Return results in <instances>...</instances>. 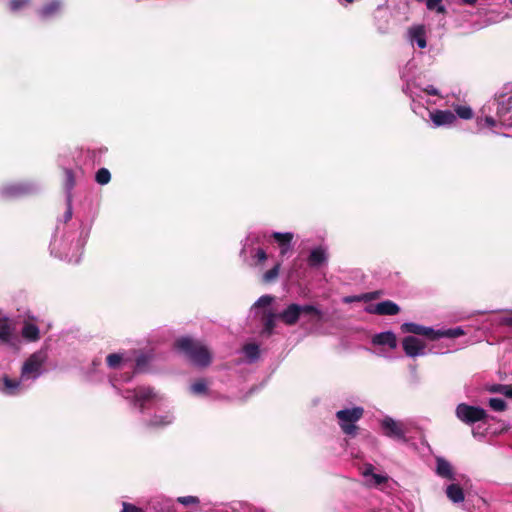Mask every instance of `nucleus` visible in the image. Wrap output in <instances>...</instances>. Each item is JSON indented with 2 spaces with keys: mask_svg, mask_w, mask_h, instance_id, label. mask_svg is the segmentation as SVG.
<instances>
[{
  "mask_svg": "<svg viewBox=\"0 0 512 512\" xmlns=\"http://www.w3.org/2000/svg\"><path fill=\"white\" fill-rule=\"evenodd\" d=\"M401 330L404 333H411L415 335H422L430 340H435V329L431 327H425L420 324L406 322L401 325Z\"/></svg>",
  "mask_w": 512,
  "mask_h": 512,
  "instance_id": "f8f14e48",
  "label": "nucleus"
},
{
  "mask_svg": "<svg viewBox=\"0 0 512 512\" xmlns=\"http://www.w3.org/2000/svg\"><path fill=\"white\" fill-rule=\"evenodd\" d=\"M363 413L364 409L362 407L339 410L336 417L342 431L347 435H355L357 429L355 424L361 419Z\"/></svg>",
  "mask_w": 512,
  "mask_h": 512,
  "instance_id": "39448f33",
  "label": "nucleus"
},
{
  "mask_svg": "<svg viewBox=\"0 0 512 512\" xmlns=\"http://www.w3.org/2000/svg\"><path fill=\"white\" fill-rule=\"evenodd\" d=\"M465 332L461 327L450 329H439L435 331V340L439 338H457L464 335Z\"/></svg>",
  "mask_w": 512,
  "mask_h": 512,
  "instance_id": "b1692460",
  "label": "nucleus"
},
{
  "mask_svg": "<svg viewBox=\"0 0 512 512\" xmlns=\"http://www.w3.org/2000/svg\"><path fill=\"white\" fill-rule=\"evenodd\" d=\"M61 9V2L59 0H52L39 10V15L43 19H47L56 15Z\"/></svg>",
  "mask_w": 512,
  "mask_h": 512,
  "instance_id": "412c9836",
  "label": "nucleus"
},
{
  "mask_svg": "<svg viewBox=\"0 0 512 512\" xmlns=\"http://www.w3.org/2000/svg\"><path fill=\"white\" fill-rule=\"evenodd\" d=\"M446 495L453 503H461L464 501V492L457 484L447 486Z\"/></svg>",
  "mask_w": 512,
  "mask_h": 512,
  "instance_id": "4be33fe9",
  "label": "nucleus"
},
{
  "mask_svg": "<svg viewBox=\"0 0 512 512\" xmlns=\"http://www.w3.org/2000/svg\"><path fill=\"white\" fill-rule=\"evenodd\" d=\"M362 299H363L362 296H347V297H344L343 301L345 303H352L354 301H360Z\"/></svg>",
  "mask_w": 512,
  "mask_h": 512,
  "instance_id": "8fccbe9b",
  "label": "nucleus"
},
{
  "mask_svg": "<svg viewBox=\"0 0 512 512\" xmlns=\"http://www.w3.org/2000/svg\"><path fill=\"white\" fill-rule=\"evenodd\" d=\"M496 115L497 120L491 116H486L484 121L487 126L494 127L497 123L502 126H512V93H502L497 99Z\"/></svg>",
  "mask_w": 512,
  "mask_h": 512,
  "instance_id": "7ed1b4c3",
  "label": "nucleus"
},
{
  "mask_svg": "<svg viewBox=\"0 0 512 512\" xmlns=\"http://www.w3.org/2000/svg\"><path fill=\"white\" fill-rule=\"evenodd\" d=\"M429 116L435 127L449 126L456 121L455 114L450 110H434Z\"/></svg>",
  "mask_w": 512,
  "mask_h": 512,
  "instance_id": "9b49d317",
  "label": "nucleus"
},
{
  "mask_svg": "<svg viewBox=\"0 0 512 512\" xmlns=\"http://www.w3.org/2000/svg\"><path fill=\"white\" fill-rule=\"evenodd\" d=\"M372 343L373 345L387 346L390 349H395L397 347V338L392 331H386L375 334L372 338Z\"/></svg>",
  "mask_w": 512,
  "mask_h": 512,
  "instance_id": "4468645a",
  "label": "nucleus"
},
{
  "mask_svg": "<svg viewBox=\"0 0 512 512\" xmlns=\"http://www.w3.org/2000/svg\"><path fill=\"white\" fill-rule=\"evenodd\" d=\"M272 301H273V297H271L269 295H263L255 302L254 307L266 308L271 305Z\"/></svg>",
  "mask_w": 512,
  "mask_h": 512,
  "instance_id": "a19ab883",
  "label": "nucleus"
},
{
  "mask_svg": "<svg viewBox=\"0 0 512 512\" xmlns=\"http://www.w3.org/2000/svg\"><path fill=\"white\" fill-rule=\"evenodd\" d=\"M347 3H352L353 0H345ZM340 3H343V0H339Z\"/></svg>",
  "mask_w": 512,
  "mask_h": 512,
  "instance_id": "13d9d810",
  "label": "nucleus"
},
{
  "mask_svg": "<svg viewBox=\"0 0 512 512\" xmlns=\"http://www.w3.org/2000/svg\"><path fill=\"white\" fill-rule=\"evenodd\" d=\"M75 185V179L73 172L70 169L65 170V189L67 192V196H71V190L73 189Z\"/></svg>",
  "mask_w": 512,
  "mask_h": 512,
  "instance_id": "f704fd0d",
  "label": "nucleus"
},
{
  "mask_svg": "<svg viewBox=\"0 0 512 512\" xmlns=\"http://www.w3.org/2000/svg\"><path fill=\"white\" fill-rule=\"evenodd\" d=\"M457 418L465 424L471 425L487 417L483 408L461 403L456 407Z\"/></svg>",
  "mask_w": 512,
  "mask_h": 512,
  "instance_id": "423d86ee",
  "label": "nucleus"
},
{
  "mask_svg": "<svg viewBox=\"0 0 512 512\" xmlns=\"http://www.w3.org/2000/svg\"><path fill=\"white\" fill-rule=\"evenodd\" d=\"M455 112L460 118L465 120L471 119L473 117L472 109L466 105H458L455 107Z\"/></svg>",
  "mask_w": 512,
  "mask_h": 512,
  "instance_id": "473e14b6",
  "label": "nucleus"
},
{
  "mask_svg": "<svg viewBox=\"0 0 512 512\" xmlns=\"http://www.w3.org/2000/svg\"><path fill=\"white\" fill-rule=\"evenodd\" d=\"M173 414L167 412L165 415H155L149 422V426L152 427H164L173 422Z\"/></svg>",
  "mask_w": 512,
  "mask_h": 512,
  "instance_id": "393cba45",
  "label": "nucleus"
},
{
  "mask_svg": "<svg viewBox=\"0 0 512 512\" xmlns=\"http://www.w3.org/2000/svg\"><path fill=\"white\" fill-rule=\"evenodd\" d=\"M13 339V329L8 318L0 315V341L11 343Z\"/></svg>",
  "mask_w": 512,
  "mask_h": 512,
  "instance_id": "aec40b11",
  "label": "nucleus"
},
{
  "mask_svg": "<svg viewBox=\"0 0 512 512\" xmlns=\"http://www.w3.org/2000/svg\"><path fill=\"white\" fill-rule=\"evenodd\" d=\"M121 512H144L142 509L128 503H123Z\"/></svg>",
  "mask_w": 512,
  "mask_h": 512,
  "instance_id": "49530a36",
  "label": "nucleus"
},
{
  "mask_svg": "<svg viewBox=\"0 0 512 512\" xmlns=\"http://www.w3.org/2000/svg\"><path fill=\"white\" fill-rule=\"evenodd\" d=\"M243 352L250 361H255L259 357L260 350L256 344H247L244 346Z\"/></svg>",
  "mask_w": 512,
  "mask_h": 512,
  "instance_id": "c756f323",
  "label": "nucleus"
},
{
  "mask_svg": "<svg viewBox=\"0 0 512 512\" xmlns=\"http://www.w3.org/2000/svg\"><path fill=\"white\" fill-rule=\"evenodd\" d=\"M389 477L383 474L374 473L368 479H366V484L369 487H378L388 481Z\"/></svg>",
  "mask_w": 512,
  "mask_h": 512,
  "instance_id": "c85d7f7f",
  "label": "nucleus"
},
{
  "mask_svg": "<svg viewBox=\"0 0 512 512\" xmlns=\"http://www.w3.org/2000/svg\"><path fill=\"white\" fill-rule=\"evenodd\" d=\"M177 502L184 505V506H190V505H198L200 503V500L196 496H181L177 498Z\"/></svg>",
  "mask_w": 512,
  "mask_h": 512,
  "instance_id": "58836bf2",
  "label": "nucleus"
},
{
  "mask_svg": "<svg viewBox=\"0 0 512 512\" xmlns=\"http://www.w3.org/2000/svg\"><path fill=\"white\" fill-rule=\"evenodd\" d=\"M190 390L195 395L205 394L207 391L206 381L203 379L196 381L191 385Z\"/></svg>",
  "mask_w": 512,
  "mask_h": 512,
  "instance_id": "72a5a7b5",
  "label": "nucleus"
},
{
  "mask_svg": "<svg viewBox=\"0 0 512 512\" xmlns=\"http://www.w3.org/2000/svg\"><path fill=\"white\" fill-rule=\"evenodd\" d=\"M34 190L29 184H10L1 188L0 195L3 198H14L31 193Z\"/></svg>",
  "mask_w": 512,
  "mask_h": 512,
  "instance_id": "9d476101",
  "label": "nucleus"
},
{
  "mask_svg": "<svg viewBox=\"0 0 512 512\" xmlns=\"http://www.w3.org/2000/svg\"><path fill=\"white\" fill-rule=\"evenodd\" d=\"M404 352L409 357L425 355V343L414 336L405 337L402 341Z\"/></svg>",
  "mask_w": 512,
  "mask_h": 512,
  "instance_id": "1a4fd4ad",
  "label": "nucleus"
},
{
  "mask_svg": "<svg viewBox=\"0 0 512 512\" xmlns=\"http://www.w3.org/2000/svg\"><path fill=\"white\" fill-rule=\"evenodd\" d=\"M464 4L474 5L478 0H461Z\"/></svg>",
  "mask_w": 512,
  "mask_h": 512,
  "instance_id": "5fc2aeb1",
  "label": "nucleus"
},
{
  "mask_svg": "<svg viewBox=\"0 0 512 512\" xmlns=\"http://www.w3.org/2000/svg\"><path fill=\"white\" fill-rule=\"evenodd\" d=\"M408 39L412 45L416 44L420 49L427 46L426 30L423 25L412 26L408 30Z\"/></svg>",
  "mask_w": 512,
  "mask_h": 512,
  "instance_id": "ddd939ff",
  "label": "nucleus"
},
{
  "mask_svg": "<svg viewBox=\"0 0 512 512\" xmlns=\"http://www.w3.org/2000/svg\"><path fill=\"white\" fill-rule=\"evenodd\" d=\"M280 264H276L272 269L268 270L263 275V280L265 282H272L275 280L279 274Z\"/></svg>",
  "mask_w": 512,
  "mask_h": 512,
  "instance_id": "4c0bfd02",
  "label": "nucleus"
},
{
  "mask_svg": "<svg viewBox=\"0 0 512 512\" xmlns=\"http://www.w3.org/2000/svg\"><path fill=\"white\" fill-rule=\"evenodd\" d=\"M126 362L127 360L124 359L123 354L113 353L107 356V365L112 369L122 367L126 365Z\"/></svg>",
  "mask_w": 512,
  "mask_h": 512,
  "instance_id": "bb28decb",
  "label": "nucleus"
},
{
  "mask_svg": "<svg viewBox=\"0 0 512 512\" xmlns=\"http://www.w3.org/2000/svg\"><path fill=\"white\" fill-rule=\"evenodd\" d=\"M405 92H406V93H408V94H409V96H410V98L412 99V109L416 112V102H417V99H416V98H417L418 96L415 94V92H414V91H412V90L410 89V87H409V86H407V90H406Z\"/></svg>",
  "mask_w": 512,
  "mask_h": 512,
  "instance_id": "de8ad7c7",
  "label": "nucleus"
},
{
  "mask_svg": "<svg viewBox=\"0 0 512 512\" xmlns=\"http://www.w3.org/2000/svg\"><path fill=\"white\" fill-rule=\"evenodd\" d=\"M28 387L29 384H26L21 377L19 379H12L5 375L0 383V392L5 395L14 396L23 393Z\"/></svg>",
  "mask_w": 512,
  "mask_h": 512,
  "instance_id": "6e6552de",
  "label": "nucleus"
},
{
  "mask_svg": "<svg viewBox=\"0 0 512 512\" xmlns=\"http://www.w3.org/2000/svg\"><path fill=\"white\" fill-rule=\"evenodd\" d=\"M254 258L257 260L256 264H261L267 259V254L263 249H257L254 255Z\"/></svg>",
  "mask_w": 512,
  "mask_h": 512,
  "instance_id": "c03bdc74",
  "label": "nucleus"
},
{
  "mask_svg": "<svg viewBox=\"0 0 512 512\" xmlns=\"http://www.w3.org/2000/svg\"><path fill=\"white\" fill-rule=\"evenodd\" d=\"M423 92L428 95H439L438 90L435 87H433L432 85H428L426 88H424Z\"/></svg>",
  "mask_w": 512,
  "mask_h": 512,
  "instance_id": "09e8293b",
  "label": "nucleus"
},
{
  "mask_svg": "<svg viewBox=\"0 0 512 512\" xmlns=\"http://www.w3.org/2000/svg\"><path fill=\"white\" fill-rule=\"evenodd\" d=\"M272 236L280 246L281 255H285L291 248V241L293 239V234L290 232H286V233L274 232Z\"/></svg>",
  "mask_w": 512,
  "mask_h": 512,
  "instance_id": "a211bd4d",
  "label": "nucleus"
},
{
  "mask_svg": "<svg viewBox=\"0 0 512 512\" xmlns=\"http://www.w3.org/2000/svg\"><path fill=\"white\" fill-rule=\"evenodd\" d=\"M274 327H275V315L270 313L265 318L263 332L266 334H271Z\"/></svg>",
  "mask_w": 512,
  "mask_h": 512,
  "instance_id": "c9c22d12",
  "label": "nucleus"
},
{
  "mask_svg": "<svg viewBox=\"0 0 512 512\" xmlns=\"http://www.w3.org/2000/svg\"><path fill=\"white\" fill-rule=\"evenodd\" d=\"M175 348L182 352L190 362L199 367L211 363V353L201 342L190 337H182L175 342Z\"/></svg>",
  "mask_w": 512,
  "mask_h": 512,
  "instance_id": "f257e3e1",
  "label": "nucleus"
},
{
  "mask_svg": "<svg viewBox=\"0 0 512 512\" xmlns=\"http://www.w3.org/2000/svg\"><path fill=\"white\" fill-rule=\"evenodd\" d=\"M22 335L29 341H36L39 338V328L31 323L25 324L22 329Z\"/></svg>",
  "mask_w": 512,
  "mask_h": 512,
  "instance_id": "a878e982",
  "label": "nucleus"
},
{
  "mask_svg": "<svg viewBox=\"0 0 512 512\" xmlns=\"http://www.w3.org/2000/svg\"><path fill=\"white\" fill-rule=\"evenodd\" d=\"M30 0H11L10 2V10L13 12H17L22 8L26 7L29 4Z\"/></svg>",
  "mask_w": 512,
  "mask_h": 512,
  "instance_id": "79ce46f5",
  "label": "nucleus"
},
{
  "mask_svg": "<svg viewBox=\"0 0 512 512\" xmlns=\"http://www.w3.org/2000/svg\"><path fill=\"white\" fill-rule=\"evenodd\" d=\"M122 396L130 400L135 407L141 410L146 407H151L163 400V397L154 392L150 387H138L134 390H126L122 393Z\"/></svg>",
  "mask_w": 512,
  "mask_h": 512,
  "instance_id": "20e7f679",
  "label": "nucleus"
},
{
  "mask_svg": "<svg viewBox=\"0 0 512 512\" xmlns=\"http://www.w3.org/2000/svg\"><path fill=\"white\" fill-rule=\"evenodd\" d=\"M369 311L378 315H396L399 312V307L394 302L387 300L377 303Z\"/></svg>",
  "mask_w": 512,
  "mask_h": 512,
  "instance_id": "2eb2a0df",
  "label": "nucleus"
},
{
  "mask_svg": "<svg viewBox=\"0 0 512 512\" xmlns=\"http://www.w3.org/2000/svg\"><path fill=\"white\" fill-rule=\"evenodd\" d=\"M48 359L45 349H40L29 356L21 368V379L29 386L44 372V364Z\"/></svg>",
  "mask_w": 512,
  "mask_h": 512,
  "instance_id": "f03ea898",
  "label": "nucleus"
},
{
  "mask_svg": "<svg viewBox=\"0 0 512 512\" xmlns=\"http://www.w3.org/2000/svg\"><path fill=\"white\" fill-rule=\"evenodd\" d=\"M66 258H67V260H68L69 262H75V263H77V262L79 261V259H80V255H77L74 259H73L72 257H68V256H66Z\"/></svg>",
  "mask_w": 512,
  "mask_h": 512,
  "instance_id": "864d4df0",
  "label": "nucleus"
},
{
  "mask_svg": "<svg viewBox=\"0 0 512 512\" xmlns=\"http://www.w3.org/2000/svg\"><path fill=\"white\" fill-rule=\"evenodd\" d=\"M380 425L385 436L401 441L406 440V431L402 422L386 416L382 419Z\"/></svg>",
  "mask_w": 512,
  "mask_h": 512,
  "instance_id": "0eeeda50",
  "label": "nucleus"
},
{
  "mask_svg": "<svg viewBox=\"0 0 512 512\" xmlns=\"http://www.w3.org/2000/svg\"><path fill=\"white\" fill-rule=\"evenodd\" d=\"M491 392L500 393L506 397L512 398V385L497 384L490 388Z\"/></svg>",
  "mask_w": 512,
  "mask_h": 512,
  "instance_id": "2f4dec72",
  "label": "nucleus"
},
{
  "mask_svg": "<svg viewBox=\"0 0 512 512\" xmlns=\"http://www.w3.org/2000/svg\"><path fill=\"white\" fill-rule=\"evenodd\" d=\"M300 317V305L290 304L279 314V318L287 325H294Z\"/></svg>",
  "mask_w": 512,
  "mask_h": 512,
  "instance_id": "dca6fc26",
  "label": "nucleus"
},
{
  "mask_svg": "<svg viewBox=\"0 0 512 512\" xmlns=\"http://www.w3.org/2000/svg\"><path fill=\"white\" fill-rule=\"evenodd\" d=\"M489 405L495 411H503L506 408V403L501 398H491Z\"/></svg>",
  "mask_w": 512,
  "mask_h": 512,
  "instance_id": "ea45409f",
  "label": "nucleus"
},
{
  "mask_svg": "<svg viewBox=\"0 0 512 512\" xmlns=\"http://www.w3.org/2000/svg\"><path fill=\"white\" fill-rule=\"evenodd\" d=\"M301 314L312 315L317 321H320L323 317V312L314 305H300V315Z\"/></svg>",
  "mask_w": 512,
  "mask_h": 512,
  "instance_id": "cd10ccee",
  "label": "nucleus"
},
{
  "mask_svg": "<svg viewBox=\"0 0 512 512\" xmlns=\"http://www.w3.org/2000/svg\"><path fill=\"white\" fill-rule=\"evenodd\" d=\"M133 375L131 373H126V376L124 378V381H130L132 379Z\"/></svg>",
  "mask_w": 512,
  "mask_h": 512,
  "instance_id": "6e6d98bb",
  "label": "nucleus"
},
{
  "mask_svg": "<svg viewBox=\"0 0 512 512\" xmlns=\"http://www.w3.org/2000/svg\"><path fill=\"white\" fill-rule=\"evenodd\" d=\"M436 473L443 478L454 480V472L452 465L443 458H437Z\"/></svg>",
  "mask_w": 512,
  "mask_h": 512,
  "instance_id": "6ab92c4d",
  "label": "nucleus"
},
{
  "mask_svg": "<svg viewBox=\"0 0 512 512\" xmlns=\"http://www.w3.org/2000/svg\"><path fill=\"white\" fill-rule=\"evenodd\" d=\"M116 382H117V379H112L111 380L112 386L116 387Z\"/></svg>",
  "mask_w": 512,
  "mask_h": 512,
  "instance_id": "4d7b16f0",
  "label": "nucleus"
},
{
  "mask_svg": "<svg viewBox=\"0 0 512 512\" xmlns=\"http://www.w3.org/2000/svg\"><path fill=\"white\" fill-rule=\"evenodd\" d=\"M361 474L365 479H368L371 475L374 474V466L370 463L365 464L362 468Z\"/></svg>",
  "mask_w": 512,
  "mask_h": 512,
  "instance_id": "37998d69",
  "label": "nucleus"
},
{
  "mask_svg": "<svg viewBox=\"0 0 512 512\" xmlns=\"http://www.w3.org/2000/svg\"><path fill=\"white\" fill-rule=\"evenodd\" d=\"M500 323L507 326H512V315L502 317Z\"/></svg>",
  "mask_w": 512,
  "mask_h": 512,
  "instance_id": "3c124183",
  "label": "nucleus"
},
{
  "mask_svg": "<svg viewBox=\"0 0 512 512\" xmlns=\"http://www.w3.org/2000/svg\"><path fill=\"white\" fill-rule=\"evenodd\" d=\"M144 362H145V358H144L143 356L139 357V358L137 359V367H138L139 369H141V367H142V365L144 364Z\"/></svg>",
  "mask_w": 512,
  "mask_h": 512,
  "instance_id": "603ef678",
  "label": "nucleus"
},
{
  "mask_svg": "<svg viewBox=\"0 0 512 512\" xmlns=\"http://www.w3.org/2000/svg\"><path fill=\"white\" fill-rule=\"evenodd\" d=\"M150 505L156 512H175L173 501L162 496L153 499Z\"/></svg>",
  "mask_w": 512,
  "mask_h": 512,
  "instance_id": "f3484780",
  "label": "nucleus"
},
{
  "mask_svg": "<svg viewBox=\"0 0 512 512\" xmlns=\"http://www.w3.org/2000/svg\"><path fill=\"white\" fill-rule=\"evenodd\" d=\"M426 6L429 10H435L437 13L445 12V7L442 5V0H426Z\"/></svg>",
  "mask_w": 512,
  "mask_h": 512,
  "instance_id": "e433bc0d",
  "label": "nucleus"
},
{
  "mask_svg": "<svg viewBox=\"0 0 512 512\" xmlns=\"http://www.w3.org/2000/svg\"><path fill=\"white\" fill-rule=\"evenodd\" d=\"M510 2L512 3V0H510Z\"/></svg>",
  "mask_w": 512,
  "mask_h": 512,
  "instance_id": "bf43d9fd",
  "label": "nucleus"
},
{
  "mask_svg": "<svg viewBox=\"0 0 512 512\" xmlns=\"http://www.w3.org/2000/svg\"><path fill=\"white\" fill-rule=\"evenodd\" d=\"M111 174L108 169L106 168H100L96 172L95 180L100 185H105L110 182Z\"/></svg>",
  "mask_w": 512,
  "mask_h": 512,
  "instance_id": "7c9ffc66",
  "label": "nucleus"
},
{
  "mask_svg": "<svg viewBox=\"0 0 512 512\" xmlns=\"http://www.w3.org/2000/svg\"><path fill=\"white\" fill-rule=\"evenodd\" d=\"M326 261V253L322 248H315L311 251L308 263L310 266L318 267Z\"/></svg>",
  "mask_w": 512,
  "mask_h": 512,
  "instance_id": "5701e85b",
  "label": "nucleus"
},
{
  "mask_svg": "<svg viewBox=\"0 0 512 512\" xmlns=\"http://www.w3.org/2000/svg\"><path fill=\"white\" fill-rule=\"evenodd\" d=\"M71 196H67V210L64 214V222L69 221L72 218V204H71Z\"/></svg>",
  "mask_w": 512,
  "mask_h": 512,
  "instance_id": "a18cd8bd",
  "label": "nucleus"
}]
</instances>
